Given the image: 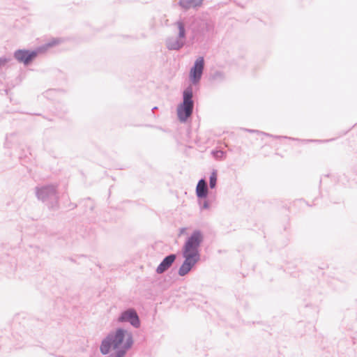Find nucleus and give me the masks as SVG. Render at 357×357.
Instances as JSON below:
<instances>
[{
    "label": "nucleus",
    "instance_id": "nucleus-1",
    "mask_svg": "<svg viewBox=\"0 0 357 357\" xmlns=\"http://www.w3.org/2000/svg\"><path fill=\"white\" fill-rule=\"evenodd\" d=\"M204 238L200 231H195L187 240L183 248L185 261L178 270L180 275H186L199 259L198 248Z\"/></svg>",
    "mask_w": 357,
    "mask_h": 357
},
{
    "label": "nucleus",
    "instance_id": "nucleus-2",
    "mask_svg": "<svg viewBox=\"0 0 357 357\" xmlns=\"http://www.w3.org/2000/svg\"><path fill=\"white\" fill-rule=\"evenodd\" d=\"M192 92L191 89H186L183 92V101L178 106L177 115L179 120L184 122L190 117L192 112L193 101L192 100Z\"/></svg>",
    "mask_w": 357,
    "mask_h": 357
},
{
    "label": "nucleus",
    "instance_id": "nucleus-3",
    "mask_svg": "<svg viewBox=\"0 0 357 357\" xmlns=\"http://www.w3.org/2000/svg\"><path fill=\"white\" fill-rule=\"evenodd\" d=\"M174 36L167 40V47L170 50H178L184 43L185 29L182 22H178L174 27Z\"/></svg>",
    "mask_w": 357,
    "mask_h": 357
},
{
    "label": "nucleus",
    "instance_id": "nucleus-4",
    "mask_svg": "<svg viewBox=\"0 0 357 357\" xmlns=\"http://www.w3.org/2000/svg\"><path fill=\"white\" fill-rule=\"evenodd\" d=\"M38 52H40L39 50L38 51L19 50L15 52L14 56L19 62L27 65L37 56Z\"/></svg>",
    "mask_w": 357,
    "mask_h": 357
},
{
    "label": "nucleus",
    "instance_id": "nucleus-5",
    "mask_svg": "<svg viewBox=\"0 0 357 357\" xmlns=\"http://www.w3.org/2000/svg\"><path fill=\"white\" fill-rule=\"evenodd\" d=\"M204 66L203 57H199L195 62L194 66L190 72V78L193 83H197L200 79Z\"/></svg>",
    "mask_w": 357,
    "mask_h": 357
},
{
    "label": "nucleus",
    "instance_id": "nucleus-6",
    "mask_svg": "<svg viewBox=\"0 0 357 357\" xmlns=\"http://www.w3.org/2000/svg\"><path fill=\"white\" fill-rule=\"evenodd\" d=\"M119 320L122 321H129L135 327H138L139 325L138 316L136 312L133 310H129L124 312L119 318Z\"/></svg>",
    "mask_w": 357,
    "mask_h": 357
},
{
    "label": "nucleus",
    "instance_id": "nucleus-7",
    "mask_svg": "<svg viewBox=\"0 0 357 357\" xmlns=\"http://www.w3.org/2000/svg\"><path fill=\"white\" fill-rule=\"evenodd\" d=\"M176 259L175 255H170L165 257L163 261L157 267L156 271L158 273H162L167 271L173 264Z\"/></svg>",
    "mask_w": 357,
    "mask_h": 357
},
{
    "label": "nucleus",
    "instance_id": "nucleus-8",
    "mask_svg": "<svg viewBox=\"0 0 357 357\" xmlns=\"http://www.w3.org/2000/svg\"><path fill=\"white\" fill-rule=\"evenodd\" d=\"M196 193L198 197L203 198L207 195V187L204 179L200 180L196 188Z\"/></svg>",
    "mask_w": 357,
    "mask_h": 357
},
{
    "label": "nucleus",
    "instance_id": "nucleus-9",
    "mask_svg": "<svg viewBox=\"0 0 357 357\" xmlns=\"http://www.w3.org/2000/svg\"><path fill=\"white\" fill-rule=\"evenodd\" d=\"M204 0H180V5L185 9L199 6Z\"/></svg>",
    "mask_w": 357,
    "mask_h": 357
},
{
    "label": "nucleus",
    "instance_id": "nucleus-10",
    "mask_svg": "<svg viewBox=\"0 0 357 357\" xmlns=\"http://www.w3.org/2000/svg\"><path fill=\"white\" fill-rule=\"evenodd\" d=\"M61 43V40L57 38H53L48 43H47L43 47L39 48V51L42 52L43 50H45L47 48L52 47L53 46H55Z\"/></svg>",
    "mask_w": 357,
    "mask_h": 357
},
{
    "label": "nucleus",
    "instance_id": "nucleus-11",
    "mask_svg": "<svg viewBox=\"0 0 357 357\" xmlns=\"http://www.w3.org/2000/svg\"><path fill=\"white\" fill-rule=\"evenodd\" d=\"M217 181V173L215 172H213L210 176V187L213 188L215 187Z\"/></svg>",
    "mask_w": 357,
    "mask_h": 357
},
{
    "label": "nucleus",
    "instance_id": "nucleus-12",
    "mask_svg": "<svg viewBox=\"0 0 357 357\" xmlns=\"http://www.w3.org/2000/svg\"><path fill=\"white\" fill-rule=\"evenodd\" d=\"M8 60L6 59H0V68L5 66L7 63Z\"/></svg>",
    "mask_w": 357,
    "mask_h": 357
},
{
    "label": "nucleus",
    "instance_id": "nucleus-13",
    "mask_svg": "<svg viewBox=\"0 0 357 357\" xmlns=\"http://www.w3.org/2000/svg\"><path fill=\"white\" fill-rule=\"evenodd\" d=\"M184 231H185V229H182L181 232L183 233Z\"/></svg>",
    "mask_w": 357,
    "mask_h": 357
}]
</instances>
